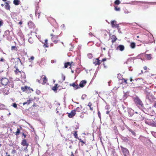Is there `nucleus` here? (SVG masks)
Instances as JSON below:
<instances>
[{"instance_id": "11", "label": "nucleus", "mask_w": 156, "mask_h": 156, "mask_svg": "<svg viewBox=\"0 0 156 156\" xmlns=\"http://www.w3.org/2000/svg\"><path fill=\"white\" fill-rule=\"evenodd\" d=\"M28 25L30 28L34 29L35 26L34 23L31 21H29L28 23Z\"/></svg>"}, {"instance_id": "25", "label": "nucleus", "mask_w": 156, "mask_h": 156, "mask_svg": "<svg viewBox=\"0 0 156 156\" xmlns=\"http://www.w3.org/2000/svg\"><path fill=\"white\" fill-rule=\"evenodd\" d=\"M71 86L73 87L76 89L79 88V87L78 86V85H76L75 83H72L71 85Z\"/></svg>"}, {"instance_id": "36", "label": "nucleus", "mask_w": 156, "mask_h": 156, "mask_svg": "<svg viewBox=\"0 0 156 156\" xmlns=\"http://www.w3.org/2000/svg\"><path fill=\"white\" fill-rule=\"evenodd\" d=\"M12 105L15 108H17V105L16 103H13Z\"/></svg>"}, {"instance_id": "18", "label": "nucleus", "mask_w": 156, "mask_h": 156, "mask_svg": "<svg viewBox=\"0 0 156 156\" xmlns=\"http://www.w3.org/2000/svg\"><path fill=\"white\" fill-rule=\"evenodd\" d=\"M43 47L44 48H47L48 47V40L47 39H46L45 40L44 43V45H43Z\"/></svg>"}, {"instance_id": "37", "label": "nucleus", "mask_w": 156, "mask_h": 156, "mask_svg": "<svg viewBox=\"0 0 156 156\" xmlns=\"http://www.w3.org/2000/svg\"><path fill=\"white\" fill-rule=\"evenodd\" d=\"M16 153V150L15 149H13L12 150V151L11 152V153L12 154H14V153Z\"/></svg>"}, {"instance_id": "38", "label": "nucleus", "mask_w": 156, "mask_h": 156, "mask_svg": "<svg viewBox=\"0 0 156 156\" xmlns=\"http://www.w3.org/2000/svg\"><path fill=\"white\" fill-rule=\"evenodd\" d=\"M115 10L117 11H119L120 9L119 7H118L117 6L115 7Z\"/></svg>"}, {"instance_id": "23", "label": "nucleus", "mask_w": 156, "mask_h": 156, "mask_svg": "<svg viewBox=\"0 0 156 156\" xmlns=\"http://www.w3.org/2000/svg\"><path fill=\"white\" fill-rule=\"evenodd\" d=\"M130 47L132 48H134L136 47L135 43L133 42H132L130 44Z\"/></svg>"}, {"instance_id": "62", "label": "nucleus", "mask_w": 156, "mask_h": 156, "mask_svg": "<svg viewBox=\"0 0 156 156\" xmlns=\"http://www.w3.org/2000/svg\"><path fill=\"white\" fill-rule=\"evenodd\" d=\"M138 40V41H140V40Z\"/></svg>"}, {"instance_id": "61", "label": "nucleus", "mask_w": 156, "mask_h": 156, "mask_svg": "<svg viewBox=\"0 0 156 156\" xmlns=\"http://www.w3.org/2000/svg\"><path fill=\"white\" fill-rule=\"evenodd\" d=\"M51 45L52 46H53V44H51Z\"/></svg>"}, {"instance_id": "27", "label": "nucleus", "mask_w": 156, "mask_h": 156, "mask_svg": "<svg viewBox=\"0 0 156 156\" xmlns=\"http://www.w3.org/2000/svg\"><path fill=\"white\" fill-rule=\"evenodd\" d=\"M31 101L32 100L29 99V100H27V101L23 103V105H25L26 104H27L28 105L30 104Z\"/></svg>"}, {"instance_id": "40", "label": "nucleus", "mask_w": 156, "mask_h": 156, "mask_svg": "<svg viewBox=\"0 0 156 156\" xmlns=\"http://www.w3.org/2000/svg\"><path fill=\"white\" fill-rule=\"evenodd\" d=\"M71 65H73L74 66V63H73V62H70V68H71Z\"/></svg>"}, {"instance_id": "33", "label": "nucleus", "mask_w": 156, "mask_h": 156, "mask_svg": "<svg viewBox=\"0 0 156 156\" xmlns=\"http://www.w3.org/2000/svg\"><path fill=\"white\" fill-rule=\"evenodd\" d=\"M28 41L31 43H33V40L32 38L30 37L28 39Z\"/></svg>"}, {"instance_id": "12", "label": "nucleus", "mask_w": 156, "mask_h": 156, "mask_svg": "<svg viewBox=\"0 0 156 156\" xmlns=\"http://www.w3.org/2000/svg\"><path fill=\"white\" fill-rule=\"evenodd\" d=\"M86 83L87 81L86 80H82L80 82L79 86L80 87H83L85 86Z\"/></svg>"}, {"instance_id": "9", "label": "nucleus", "mask_w": 156, "mask_h": 156, "mask_svg": "<svg viewBox=\"0 0 156 156\" xmlns=\"http://www.w3.org/2000/svg\"><path fill=\"white\" fill-rule=\"evenodd\" d=\"M21 144L23 146H26V148L24 149V150L25 151L26 150L28 146H29V144L27 143V140L26 139L23 140H22V142L21 143Z\"/></svg>"}, {"instance_id": "35", "label": "nucleus", "mask_w": 156, "mask_h": 156, "mask_svg": "<svg viewBox=\"0 0 156 156\" xmlns=\"http://www.w3.org/2000/svg\"><path fill=\"white\" fill-rule=\"evenodd\" d=\"M40 13L37 12H37H36V15L38 17V18L39 19L40 18Z\"/></svg>"}, {"instance_id": "5", "label": "nucleus", "mask_w": 156, "mask_h": 156, "mask_svg": "<svg viewBox=\"0 0 156 156\" xmlns=\"http://www.w3.org/2000/svg\"><path fill=\"white\" fill-rule=\"evenodd\" d=\"M134 101L136 105L138 106L142 107L143 105V103L142 101L138 98H135L134 100Z\"/></svg>"}, {"instance_id": "20", "label": "nucleus", "mask_w": 156, "mask_h": 156, "mask_svg": "<svg viewBox=\"0 0 156 156\" xmlns=\"http://www.w3.org/2000/svg\"><path fill=\"white\" fill-rule=\"evenodd\" d=\"M151 54H147L145 55V57L148 60H150L152 58Z\"/></svg>"}, {"instance_id": "52", "label": "nucleus", "mask_w": 156, "mask_h": 156, "mask_svg": "<svg viewBox=\"0 0 156 156\" xmlns=\"http://www.w3.org/2000/svg\"><path fill=\"white\" fill-rule=\"evenodd\" d=\"M71 156H74L73 153H72Z\"/></svg>"}, {"instance_id": "10", "label": "nucleus", "mask_w": 156, "mask_h": 156, "mask_svg": "<svg viewBox=\"0 0 156 156\" xmlns=\"http://www.w3.org/2000/svg\"><path fill=\"white\" fill-rule=\"evenodd\" d=\"M76 114V111L74 110H72L70 113H69L68 116L70 118H72Z\"/></svg>"}, {"instance_id": "14", "label": "nucleus", "mask_w": 156, "mask_h": 156, "mask_svg": "<svg viewBox=\"0 0 156 156\" xmlns=\"http://www.w3.org/2000/svg\"><path fill=\"white\" fill-rule=\"evenodd\" d=\"M124 48L125 47L124 46L122 45H119L117 47V50H119L121 51H123Z\"/></svg>"}, {"instance_id": "58", "label": "nucleus", "mask_w": 156, "mask_h": 156, "mask_svg": "<svg viewBox=\"0 0 156 156\" xmlns=\"http://www.w3.org/2000/svg\"><path fill=\"white\" fill-rule=\"evenodd\" d=\"M6 154H8V152H6Z\"/></svg>"}, {"instance_id": "43", "label": "nucleus", "mask_w": 156, "mask_h": 156, "mask_svg": "<svg viewBox=\"0 0 156 156\" xmlns=\"http://www.w3.org/2000/svg\"><path fill=\"white\" fill-rule=\"evenodd\" d=\"M5 61L4 59L3 58H1L0 60V62H3Z\"/></svg>"}, {"instance_id": "17", "label": "nucleus", "mask_w": 156, "mask_h": 156, "mask_svg": "<svg viewBox=\"0 0 156 156\" xmlns=\"http://www.w3.org/2000/svg\"><path fill=\"white\" fill-rule=\"evenodd\" d=\"M82 106L81 105H80V107H77L75 109H74V110L76 111V112H80L82 111Z\"/></svg>"}, {"instance_id": "30", "label": "nucleus", "mask_w": 156, "mask_h": 156, "mask_svg": "<svg viewBox=\"0 0 156 156\" xmlns=\"http://www.w3.org/2000/svg\"><path fill=\"white\" fill-rule=\"evenodd\" d=\"M122 81L123 83H125V84H127L128 83L127 82V80L126 79H125L124 78H122Z\"/></svg>"}, {"instance_id": "29", "label": "nucleus", "mask_w": 156, "mask_h": 156, "mask_svg": "<svg viewBox=\"0 0 156 156\" xmlns=\"http://www.w3.org/2000/svg\"><path fill=\"white\" fill-rule=\"evenodd\" d=\"M70 65V62H68L65 63L64 64V67L65 68H67L68 66Z\"/></svg>"}, {"instance_id": "2", "label": "nucleus", "mask_w": 156, "mask_h": 156, "mask_svg": "<svg viewBox=\"0 0 156 156\" xmlns=\"http://www.w3.org/2000/svg\"><path fill=\"white\" fill-rule=\"evenodd\" d=\"M14 72L16 74L19 75V74H21L20 77L21 79H25L26 78V76L24 72L23 71H20L18 68H16V70L14 71Z\"/></svg>"}, {"instance_id": "15", "label": "nucleus", "mask_w": 156, "mask_h": 156, "mask_svg": "<svg viewBox=\"0 0 156 156\" xmlns=\"http://www.w3.org/2000/svg\"><path fill=\"white\" fill-rule=\"evenodd\" d=\"M111 38L112 39V43H115L117 40V37L115 35H112Z\"/></svg>"}, {"instance_id": "63", "label": "nucleus", "mask_w": 156, "mask_h": 156, "mask_svg": "<svg viewBox=\"0 0 156 156\" xmlns=\"http://www.w3.org/2000/svg\"><path fill=\"white\" fill-rule=\"evenodd\" d=\"M25 156H29V155H26Z\"/></svg>"}, {"instance_id": "7", "label": "nucleus", "mask_w": 156, "mask_h": 156, "mask_svg": "<svg viewBox=\"0 0 156 156\" xmlns=\"http://www.w3.org/2000/svg\"><path fill=\"white\" fill-rule=\"evenodd\" d=\"M77 131H75L73 133V135L75 138L79 140L82 143L81 144V145L83 146L84 144H85V142H84L81 139L79 138L78 137V134H77Z\"/></svg>"}, {"instance_id": "55", "label": "nucleus", "mask_w": 156, "mask_h": 156, "mask_svg": "<svg viewBox=\"0 0 156 156\" xmlns=\"http://www.w3.org/2000/svg\"><path fill=\"white\" fill-rule=\"evenodd\" d=\"M136 37L137 38H139V36H136Z\"/></svg>"}, {"instance_id": "21", "label": "nucleus", "mask_w": 156, "mask_h": 156, "mask_svg": "<svg viewBox=\"0 0 156 156\" xmlns=\"http://www.w3.org/2000/svg\"><path fill=\"white\" fill-rule=\"evenodd\" d=\"M13 3L15 5H17L20 4V0H14Z\"/></svg>"}, {"instance_id": "46", "label": "nucleus", "mask_w": 156, "mask_h": 156, "mask_svg": "<svg viewBox=\"0 0 156 156\" xmlns=\"http://www.w3.org/2000/svg\"><path fill=\"white\" fill-rule=\"evenodd\" d=\"M144 69L145 70H147V67L146 66H145L144 67Z\"/></svg>"}, {"instance_id": "54", "label": "nucleus", "mask_w": 156, "mask_h": 156, "mask_svg": "<svg viewBox=\"0 0 156 156\" xmlns=\"http://www.w3.org/2000/svg\"><path fill=\"white\" fill-rule=\"evenodd\" d=\"M71 72L73 73H74V71L73 70H71Z\"/></svg>"}, {"instance_id": "8", "label": "nucleus", "mask_w": 156, "mask_h": 156, "mask_svg": "<svg viewBox=\"0 0 156 156\" xmlns=\"http://www.w3.org/2000/svg\"><path fill=\"white\" fill-rule=\"evenodd\" d=\"M111 25L112 27L118 28L119 27V24L116 23V21L113 20L111 22Z\"/></svg>"}, {"instance_id": "16", "label": "nucleus", "mask_w": 156, "mask_h": 156, "mask_svg": "<svg viewBox=\"0 0 156 156\" xmlns=\"http://www.w3.org/2000/svg\"><path fill=\"white\" fill-rule=\"evenodd\" d=\"M41 77L43 79V84H44L46 83L47 82V79L45 75H42L41 76Z\"/></svg>"}, {"instance_id": "4", "label": "nucleus", "mask_w": 156, "mask_h": 156, "mask_svg": "<svg viewBox=\"0 0 156 156\" xmlns=\"http://www.w3.org/2000/svg\"><path fill=\"white\" fill-rule=\"evenodd\" d=\"M122 151L124 156H128L129 154V150L126 148L121 146Z\"/></svg>"}, {"instance_id": "42", "label": "nucleus", "mask_w": 156, "mask_h": 156, "mask_svg": "<svg viewBox=\"0 0 156 156\" xmlns=\"http://www.w3.org/2000/svg\"><path fill=\"white\" fill-rule=\"evenodd\" d=\"M3 24V23L2 22V21H0V27H1L2 26V25Z\"/></svg>"}, {"instance_id": "24", "label": "nucleus", "mask_w": 156, "mask_h": 156, "mask_svg": "<svg viewBox=\"0 0 156 156\" xmlns=\"http://www.w3.org/2000/svg\"><path fill=\"white\" fill-rule=\"evenodd\" d=\"M92 105V104L91 102H89L88 103V106L90 108V109L91 111H92L93 110V108L91 107Z\"/></svg>"}, {"instance_id": "32", "label": "nucleus", "mask_w": 156, "mask_h": 156, "mask_svg": "<svg viewBox=\"0 0 156 156\" xmlns=\"http://www.w3.org/2000/svg\"><path fill=\"white\" fill-rule=\"evenodd\" d=\"M34 57L33 56H31L30 58H29V60L30 62H31L34 60Z\"/></svg>"}, {"instance_id": "13", "label": "nucleus", "mask_w": 156, "mask_h": 156, "mask_svg": "<svg viewBox=\"0 0 156 156\" xmlns=\"http://www.w3.org/2000/svg\"><path fill=\"white\" fill-rule=\"evenodd\" d=\"M101 63V61H100L98 58L95 59L93 62L94 64L96 65H99Z\"/></svg>"}, {"instance_id": "22", "label": "nucleus", "mask_w": 156, "mask_h": 156, "mask_svg": "<svg viewBox=\"0 0 156 156\" xmlns=\"http://www.w3.org/2000/svg\"><path fill=\"white\" fill-rule=\"evenodd\" d=\"M5 9L7 10H9L10 8V6L9 4L7 2H5Z\"/></svg>"}, {"instance_id": "64", "label": "nucleus", "mask_w": 156, "mask_h": 156, "mask_svg": "<svg viewBox=\"0 0 156 156\" xmlns=\"http://www.w3.org/2000/svg\"><path fill=\"white\" fill-rule=\"evenodd\" d=\"M61 43H62L63 44V42H62Z\"/></svg>"}, {"instance_id": "41", "label": "nucleus", "mask_w": 156, "mask_h": 156, "mask_svg": "<svg viewBox=\"0 0 156 156\" xmlns=\"http://www.w3.org/2000/svg\"><path fill=\"white\" fill-rule=\"evenodd\" d=\"M131 133L133 135H134V136H136V133H135L133 131H131Z\"/></svg>"}, {"instance_id": "50", "label": "nucleus", "mask_w": 156, "mask_h": 156, "mask_svg": "<svg viewBox=\"0 0 156 156\" xmlns=\"http://www.w3.org/2000/svg\"><path fill=\"white\" fill-rule=\"evenodd\" d=\"M17 59H18V60L19 61H20V62H21V60L20 59V58H17Z\"/></svg>"}, {"instance_id": "45", "label": "nucleus", "mask_w": 156, "mask_h": 156, "mask_svg": "<svg viewBox=\"0 0 156 156\" xmlns=\"http://www.w3.org/2000/svg\"><path fill=\"white\" fill-rule=\"evenodd\" d=\"M153 106L154 108H156V101L155 102Z\"/></svg>"}, {"instance_id": "3", "label": "nucleus", "mask_w": 156, "mask_h": 156, "mask_svg": "<svg viewBox=\"0 0 156 156\" xmlns=\"http://www.w3.org/2000/svg\"><path fill=\"white\" fill-rule=\"evenodd\" d=\"M21 89L23 92L26 91L27 93H31L33 91V90L30 87L25 86L24 87H21Z\"/></svg>"}, {"instance_id": "57", "label": "nucleus", "mask_w": 156, "mask_h": 156, "mask_svg": "<svg viewBox=\"0 0 156 156\" xmlns=\"http://www.w3.org/2000/svg\"><path fill=\"white\" fill-rule=\"evenodd\" d=\"M80 117H81V118H83V116H81H81H80Z\"/></svg>"}, {"instance_id": "1", "label": "nucleus", "mask_w": 156, "mask_h": 156, "mask_svg": "<svg viewBox=\"0 0 156 156\" xmlns=\"http://www.w3.org/2000/svg\"><path fill=\"white\" fill-rule=\"evenodd\" d=\"M1 82L2 84L4 86H6L8 84L9 86L12 88L14 87L13 82H9V80L6 78H3L1 80Z\"/></svg>"}, {"instance_id": "39", "label": "nucleus", "mask_w": 156, "mask_h": 156, "mask_svg": "<svg viewBox=\"0 0 156 156\" xmlns=\"http://www.w3.org/2000/svg\"><path fill=\"white\" fill-rule=\"evenodd\" d=\"M98 114L99 118L101 119V114L99 111L98 112Z\"/></svg>"}, {"instance_id": "53", "label": "nucleus", "mask_w": 156, "mask_h": 156, "mask_svg": "<svg viewBox=\"0 0 156 156\" xmlns=\"http://www.w3.org/2000/svg\"><path fill=\"white\" fill-rule=\"evenodd\" d=\"M1 5L2 6H4V4H1Z\"/></svg>"}, {"instance_id": "6", "label": "nucleus", "mask_w": 156, "mask_h": 156, "mask_svg": "<svg viewBox=\"0 0 156 156\" xmlns=\"http://www.w3.org/2000/svg\"><path fill=\"white\" fill-rule=\"evenodd\" d=\"M51 40L55 44H57L59 41V40H58V36L54 35L52 34H51Z\"/></svg>"}, {"instance_id": "60", "label": "nucleus", "mask_w": 156, "mask_h": 156, "mask_svg": "<svg viewBox=\"0 0 156 156\" xmlns=\"http://www.w3.org/2000/svg\"><path fill=\"white\" fill-rule=\"evenodd\" d=\"M7 156H10V155L9 154Z\"/></svg>"}, {"instance_id": "51", "label": "nucleus", "mask_w": 156, "mask_h": 156, "mask_svg": "<svg viewBox=\"0 0 156 156\" xmlns=\"http://www.w3.org/2000/svg\"><path fill=\"white\" fill-rule=\"evenodd\" d=\"M37 81L39 83H40L41 82H40V80H37Z\"/></svg>"}, {"instance_id": "19", "label": "nucleus", "mask_w": 156, "mask_h": 156, "mask_svg": "<svg viewBox=\"0 0 156 156\" xmlns=\"http://www.w3.org/2000/svg\"><path fill=\"white\" fill-rule=\"evenodd\" d=\"M59 87L58 84H55L54 86L52 88V90L55 92L57 91V88Z\"/></svg>"}, {"instance_id": "28", "label": "nucleus", "mask_w": 156, "mask_h": 156, "mask_svg": "<svg viewBox=\"0 0 156 156\" xmlns=\"http://www.w3.org/2000/svg\"><path fill=\"white\" fill-rule=\"evenodd\" d=\"M107 60V59L106 58H103L101 61V62H104V63H103V65L104 66V67L105 68H106L107 67V66H106L105 65V63H104V62L105 61H106Z\"/></svg>"}, {"instance_id": "56", "label": "nucleus", "mask_w": 156, "mask_h": 156, "mask_svg": "<svg viewBox=\"0 0 156 156\" xmlns=\"http://www.w3.org/2000/svg\"><path fill=\"white\" fill-rule=\"evenodd\" d=\"M4 2H5L7 1V0H2Z\"/></svg>"}, {"instance_id": "31", "label": "nucleus", "mask_w": 156, "mask_h": 156, "mask_svg": "<svg viewBox=\"0 0 156 156\" xmlns=\"http://www.w3.org/2000/svg\"><path fill=\"white\" fill-rule=\"evenodd\" d=\"M120 1L119 0H116L114 2V4L115 5H119L120 4Z\"/></svg>"}, {"instance_id": "26", "label": "nucleus", "mask_w": 156, "mask_h": 156, "mask_svg": "<svg viewBox=\"0 0 156 156\" xmlns=\"http://www.w3.org/2000/svg\"><path fill=\"white\" fill-rule=\"evenodd\" d=\"M20 133V129L18 128L17 129V131L15 133V134L16 135V136H18Z\"/></svg>"}, {"instance_id": "49", "label": "nucleus", "mask_w": 156, "mask_h": 156, "mask_svg": "<svg viewBox=\"0 0 156 156\" xmlns=\"http://www.w3.org/2000/svg\"><path fill=\"white\" fill-rule=\"evenodd\" d=\"M109 113H110V111H107L106 112V113L107 114H109Z\"/></svg>"}, {"instance_id": "47", "label": "nucleus", "mask_w": 156, "mask_h": 156, "mask_svg": "<svg viewBox=\"0 0 156 156\" xmlns=\"http://www.w3.org/2000/svg\"><path fill=\"white\" fill-rule=\"evenodd\" d=\"M22 24V21H20L19 22V24L20 25H21Z\"/></svg>"}, {"instance_id": "59", "label": "nucleus", "mask_w": 156, "mask_h": 156, "mask_svg": "<svg viewBox=\"0 0 156 156\" xmlns=\"http://www.w3.org/2000/svg\"><path fill=\"white\" fill-rule=\"evenodd\" d=\"M57 113H58V111H57Z\"/></svg>"}, {"instance_id": "44", "label": "nucleus", "mask_w": 156, "mask_h": 156, "mask_svg": "<svg viewBox=\"0 0 156 156\" xmlns=\"http://www.w3.org/2000/svg\"><path fill=\"white\" fill-rule=\"evenodd\" d=\"M22 135L24 136V138H26V135L24 133H22Z\"/></svg>"}, {"instance_id": "48", "label": "nucleus", "mask_w": 156, "mask_h": 156, "mask_svg": "<svg viewBox=\"0 0 156 156\" xmlns=\"http://www.w3.org/2000/svg\"><path fill=\"white\" fill-rule=\"evenodd\" d=\"M129 79H130V81L131 82H132L133 81V79L132 78V77H130V78H129Z\"/></svg>"}, {"instance_id": "34", "label": "nucleus", "mask_w": 156, "mask_h": 156, "mask_svg": "<svg viewBox=\"0 0 156 156\" xmlns=\"http://www.w3.org/2000/svg\"><path fill=\"white\" fill-rule=\"evenodd\" d=\"M11 50H16V51H17V48L16 46H12L11 47Z\"/></svg>"}]
</instances>
